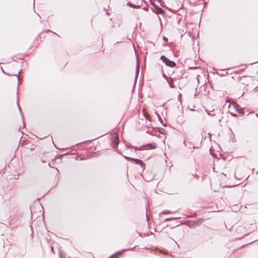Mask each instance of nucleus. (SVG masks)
<instances>
[{
  "label": "nucleus",
  "mask_w": 258,
  "mask_h": 258,
  "mask_svg": "<svg viewBox=\"0 0 258 258\" xmlns=\"http://www.w3.org/2000/svg\"><path fill=\"white\" fill-rule=\"evenodd\" d=\"M156 144L154 143L148 144L146 145L147 147H150L151 148L154 149L156 147Z\"/></svg>",
  "instance_id": "obj_5"
},
{
  "label": "nucleus",
  "mask_w": 258,
  "mask_h": 258,
  "mask_svg": "<svg viewBox=\"0 0 258 258\" xmlns=\"http://www.w3.org/2000/svg\"><path fill=\"white\" fill-rule=\"evenodd\" d=\"M167 82L170 86V87L172 88H174V86L173 85V80L171 78H169V79H167Z\"/></svg>",
  "instance_id": "obj_4"
},
{
  "label": "nucleus",
  "mask_w": 258,
  "mask_h": 258,
  "mask_svg": "<svg viewBox=\"0 0 258 258\" xmlns=\"http://www.w3.org/2000/svg\"><path fill=\"white\" fill-rule=\"evenodd\" d=\"M119 253V252H117L112 255H111L110 256H109L108 258H117V256H118V254Z\"/></svg>",
  "instance_id": "obj_7"
},
{
  "label": "nucleus",
  "mask_w": 258,
  "mask_h": 258,
  "mask_svg": "<svg viewBox=\"0 0 258 258\" xmlns=\"http://www.w3.org/2000/svg\"><path fill=\"white\" fill-rule=\"evenodd\" d=\"M139 69H140V66H139V63H138V65H137V75H138Z\"/></svg>",
  "instance_id": "obj_9"
},
{
  "label": "nucleus",
  "mask_w": 258,
  "mask_h": 258,
  "mask_svg": "<svg viewBox=\"0 0 258 258\" xmlns=\"http://www.w3.org/2000/svg\"><path fill=\"white\" fill-rule=\"evenodd\" d=\"M162 60L168 66L170 67H173L175 66V63L173 61L170 60L169 59L166 58L165 56L162 55L161 56Z\"/></svg>",
  "instance_id": "obj_1"
},
{
  "label": "nucleus",
  "mask_w": 258,
  "mask_h": 258,
  "mask_svg": "<svg viewBox=\"0 0 258 258\" xmlns=\"http://www.w3.org/2000/svg\"><path fill=\"white\" fill-rule=\"evenodd\" d=\"M242 111H242V110L241 109H239V110H238V112H239L240 113H242Z\"/></svg>",
  "instance_id": "obj_10"
},
{
  "label": "nucleus",
  "mask_w": 258,
  "mask_h": 258,
  "mask_svg": "<svg viewBox=\"0 0 258 258\" xmlns=\"http://www.w3.org/2000/svg\"><path fill=\"white\" fill-rule=\"evenodd\" d=\"M119 142L118 137L116 135H115V139L114 140V143L115 145L117 144Z\"/></svg>",
  "instance_id": "obj_6"
},
{
  "label": "nucleus",
  "mask_w": 258,
  "mask_h": 258,
  "mask_svg": "<svg viewBox=\"0 0 258 258\" xmlns=\"http://www.w3.org/2000/svg\"><path fill=\"white\" fill-rule=\"evenodd\" d=\"M127 160L129 161H132L135 162L137 164H140L141 165L142 168L145 169V165L143 163V161L141 160L135 158H132L128 157H124Z\"/></svg>",
  "instance_id": "obj_2"
},
{
  "label": "nucleus",
  "mask_w": 258,
  "mask_h": 258,
  "mask_svg": "<svg viewBox=\"0 0 258 258\" xmlns=\"http://www.w3.org/2000/svg\"><path fill=\"white\" fill-rule=\"evenodd\" d=\"M153 12L157 14H163V10L156 5H153Z\"/></svg>",
  "instance_id": "obj_3"
},
{
  "label": "nucleus",
  "mask_w": 258,
  "mask_h": 258,
  "mask_svg": "<svg viewBox=\"0 0 258 258\" xmlns=\"http://www.w3.org/2000/svg\"><path fill=\"white\" fill-rule=\"evenodd\" d=\"M128 5L130 6L131 7H133V8H137V7H138H138H139V6H135V5H132V4H131V3H128Z\"/></svg>",
  "instance_id": "obj_8"
}]
</instances>
